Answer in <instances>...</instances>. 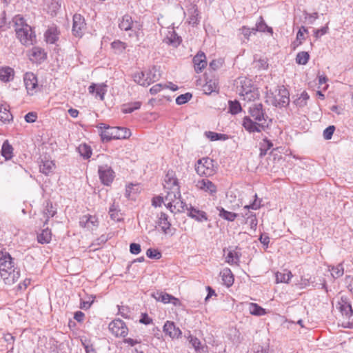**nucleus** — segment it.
<instances>
[{
  "instance_id": "obj_1",
  "label": "nucleus",
  "mask_w": 353,
  "mask_h": 353,
  "mask_svg": "<svg viewBox=\"0 0 353 353\" xmlns=\"http://www.w3.org/2000/svg\"><path fill=\"white\" fill-rule=\"evenodd\" d=\"M0 276L6 285L14 283L20 272L14 268V259L5 249L0 248Z\"/></svg>"
},
{
  "instance_id": "obj_2",
  "label": "nucleus",
  "mask_w": 353,
  "mask_h": 353,
  "mask_svg": "<svg viewBox=\"0 0 353 353\" xmlns=\"http://www.w3.org/2000/svg\"><path fill=\"white\" fill-rule=\"evenodd\" d=\"M14 30L17 39L21 44L29 46L36 42V34L23 17L18 14L13 17Z\"/></svg>"
},
{
  "instance_id": "obj_3",
  "label": "nucleus",
  "mask_w": 353,
  "mask_h": 353,
  "mask_svg": "<svg viewBox=\"0 0 353 353\" xmlns=\"http://www.w3.org/2000/svg\"><path fill=\"white\" fill-rule=\"evenodd\" d=\"M100 130V136L103 142L110 141L112 139H125L131 135L129 129L123 127H110L105 123H100L98 126Z\"/></svg>"
},
{
  "instance_id": "obj_4",
  "label": "nucleus",
  "mask_w": 353,
  "mask_h": 353,
  "mask_svg": "<svg viewBox=\"0 0 353 353\" xmlns=\"http://www.w3.org/2000/svg\"><path fill=\"white\" fill-rule=\"evenodd\" d=\"M165 179L164 188L167 191V194L163 197L164 205L168 209H172V204H173L178 199H180L181 192L179 185L176 179L168 177Z\"/></svg>"
},
{
  "instance_id": "obj_5",
  "label": "nucleus",
  "mask_w": 353,
  "mask_h": 353,
  "mask_svg": "<svg viewBox=\"0 0 353 353\" xmlns=\"http://www.w3.org/2000/svg\"><path fill=\"white\" fill-rule=\"evenodd\" d=\"M195 170L201 176H210L215 173L214 161L209 157H203L197 161Z\"/></svg>"
},
{
  "instance_id": "obj_6",
  "label": "nucleus",
  "mask_w": 353,
  "mask_h": 353,
  "mask_svg": "<svg viewBox=\"0 0 353 353\" xmlns=\"http://www.w3.org/2000/svg\"><path fill=\"white\" fill-rule=\"evenodd\" d=\"M260 207L261 201L258 202L256 199H255L252 203L245 205L243 207V210H245L246 211L245 213L242 214V216L246 219V223H248L250 225L251 229H256L258 224V221L256 217V214L252 212H250L249 210H257L260 208Z\"/></svg>"
},
{
  "instance_id": "obj_7",
  "label": "nucleus",
  "mask_w": 353,
  "mask_h": 353,
  "mask_svg": "<svg viewBox=\"0 0 353 353\" xmlns=\"http://www.w3.org/2000/svg\"><path fill=\"white\" fill-rule=\"evenodd\" d=\"M242 125L249 133H254L265 131L268 124L265 125L264 123H259L252 119L250 117L245 116L243 119Z\"/></svg>"
},
{
  "instance_id": "obj_8",
  "label": "nucleus",
  "mask_w": 353,
  "mask_h": 353,
  "mask_svg": "<svg viewBox=\"0 0 353 353\" xmlns=\"http://www.w3.org/2000/svg\"><path fill=\"white\" fill-rule=\"evenodd\" d=\"M98 174L101 183L110 185L114 181L115 173L111 166L104 164L98 166Z\"/></svg>"
},
{
  "instance_id": "obj_9",
  "label": "nucleus",
  "mask_w": 353,
  "mask_h": 353,
  "mask_svg": "<svg viewBox=\"0 0 353 353\" xmlns=\"http://www.w3.org/2000/svg\"><path fill=\"white\" fill-rule=\"evenodd\" d=\"M109 330L116 337L125 338L128 333V328L125 323L119 319L113 320L109 324Z\"/></svg>"
},
{
  "instance_id": "obj_10",
  "label": "nucleus",
  "mask_w": 353,
  "mask_h": 353,
  "mask_svg": "<svg viewBox=\"0 0 353 353\" xmlns=\"http://www.w3.org/2000/svg\"><path fill=\"white\" fill-rule=\"evenodd\" d=\"M269 99H271V103L275 107H285L290 103L289 92L284 86L279 89L276 96L269 97Z\"/></svg>"
},
{
  "instance_id": "obj_11",
  "label": "nucleus",
  "mask_w": 353,
  "mask_h": 353,
  "mask_svg": "<svg viewBox=\"0 0 353 353\" xmlns=\"http://www.w3.org/2000/svg\"><path fill=\"white\" fill-rule=\"evenodd\" d=\"M250 118L259 123H265L268 116L263 108L262 103H254L248 110Z\"/></svg>"
},
{
  "instance_id": "obj_12",
  "label": "nucleus",
  "mask_w": 353,
  "mask_h": 353,
  "mask_svg": "<svg viewBox=\"0 0 353 353\" xmlns=\"http://www.w3.org/2000/svg\"><path fill=\"white\" fill-rule=\"evenodd\" d=\"M23 81L28 94L33 95L37 92V89L38 88L37 76L31 72H28L24 74Z\"/></svg>"
},
{
  "instance_id": "obj_13",
  "label": "nucleus",
  "mask_w": 353,
  "mask_h": 353,
  "mask_svg": "<svg viewBox=\"0 0 353 353\" xmlns=\"http://www.w3.org/2000/svg\"><path fill=\"white\" fill-rule=\"evenodd\" d=\"M195 186L198 190L203 191L210 195H214L217 192L216 185L207 178L196 181Z\"/></svg>"
},
{
  "instance_id": "obj_14",
  "label": "nucleus",
  "mask_w": 353,
  "mask_h": 353,
  "mask_svg": "<svg viewBox=\"0 0 353 353\" xmlns=\"http://www.w3.org/2000/svg\"><path fill=\"white\" fill-rule=\"evenodd\" d=\"M85 25L84 18L81 14H75L73 16L72 34L77 37H81Z\"/></svg>"
},
{
  "instance_id": "obj_15",
  "label": "nucleus",
  "mask_w": 353,
  "mask_h": 353,
  "mask_svg": "<svg viewBox=\"0 0 353 353\" xmlns=\"http://www.w3.org/2000/svg\"><path fill=\"white\" fill-rule=\"evenodd\" d=\"M79 225L81 228L93 230L99 225L98 219L95 216L85 214L80 218Z\"/></svg>"
},
{
  "instance_id": "obj_16",
  "label": "nucleus",
  "mask_w": 353,
  "mask_h": 353,
  "mask_svg": "<svg viewBox=\"0 0 353 353\" xmlns=\"http://www.w3.org/2000/svg\"><path fill=\"white\" fill-rule=\"evenodd\" d=\"M88 91L90 94H95L96 98L99 97L101 101H103L107 92V85L103 83L99 84L92 83L88 87Z\"/></svg>"
},
{
  "instance_id": "obj_17",
  "label": "nucleus",
  "mask_w": 353,
  "mask_h": 353,
  "mask_svg": "<svg viewBox=\"0 0 353 353\" xmlns=\"http://www.w3.org/2000/svg\"><path fill=\"white\" fill-rule=\"evenodd\" d=\"M193 63L196 72H201L207 65V60L205 53L202 51L198 52L193 58Z\"/></svg>"
},
{
  "instance_id": "obj_18",
  "label": "nucleus",
  "mask_w": 353,
  "mask_h": 353,
  "mask_svg": "<svg viewBox=\"0 0 353 353\" xmlns=\"http://www.w3.org/2000/svg\"><path fill=\"white\" fill-rule=\"evenodd\" d=\"M188 215L198 222H203L208 220V217L205 212L192 206L188 209Z\"/></svg>"
},
{
  "instance_id": "obj_19",
  "label": "nucleus",
  "mask_w": 353,
  "mask_h": 353,
  "mask_svg": "<svg viewBox=\"0 0 353 353\" xmlns=\"http://www.w3.org/2000/svg\"><path fill=\"white\" fill-rule=\"evenodd\" d=\"M163 332L172 339L178 338L181 334V330L176 327L173 322L169 321L164 324Z\"/></svg>"
},
{
  "instance_id": "obj_20",
  "label": "nucleus",
  "mask_w": 353,
  "mask_h": 353,
  "mask_svg": "<svg viewBox=\"0 0 353 353\" xmlns=\"http://www.w3.org/2000/svg\"><path fill=\"white\" fill-rule=\"evenodd\" d=\"M59 31L57 27L52 26L49 27L45 32V40L48 43L53 44L59 39Z\"/></svg>"
},
{
  "instance_id": "obj_21",
  "label": "nucleus",
  "mask_w": 353,
  "mask_h": 353,
  "mask_svg": "<svg viewBox=\"0 0 353 353\" xmlns=\"http://www.w3.org/2000/svg\"><path fill=\"white\" fill-rule=\"evenodd\" d=\"M157 223L165 234H169L170 232L171 223L168 221V216L165 213H160Z\"/></svg>"
},
{
  "instance_id": "obj_22",
  "label": "nucleus",
  "mask_w": 353,
  "mask_h": 353,
  "mask_svg": "<svg viewBox=\"0 0 353 353\" xmlns=\"http://www.w3.org/2000/svg\"><path fill=\"white\" fill-rule=\"evenodd\" d=\"M119 27L121 30L125 31L132 30L134 28H137V27L134 26L132 17L128 14H125L121 18L119 23Z\"/></svg>"
},
{
  "instance_id": "obj_23",
  "label": "nucleus",
  "mask_w": 353,
  "mask_h": 353,
  "mask_svg": "<svg viewBox=\"0 0 353 353\" xmlns=\"http://www.w3.org/2000/svg\"><path fill=\"white\" fill-rule=\"evenodd\" d=\"M223 283L227 287H230L234 283V276L230 268H225L220 272Z\"/></svg>"
},
{
  "instance_id": "obj_24",
  "label": "nucleus",
  "mask_w": 353,
  "mask_h": 353,
  "mask_svg": "<svg viewBox=\"0 0 353 353\" xmlns=\"http://www.w3.org/2000/svg\"><path fill=\"white\" fill-rule=\"evenodd\" d=\"M13 119L12 114L10 112L7 105H0V121L3 123H10Z\"/></svg>"
},
{
  "instance_id": "obj_25",
  "label": "nucleus",
  "mask_w": 353,
  "mask_h": 353,
  "mask_svg": "<svg viewBox=\"0 0 353 353\" xmlns=\"http://www.w3.org/2000/svg\"><path fill=\"white\" fill-rule=\"evenodd\" d=\"M243 94H241V99L247 102L254 101L259 98V90L254 88L248 91H243Z\"/></svg>"
},
{
  "instance_id": "obj_26",
  "label": "nucleus",
  "mask_w": 353,
  "mask_h": 353,
  "mask_svg": "<svg viewBox=\"0 0 353 353\" xmlns=\"http://www.w3.org/2000/svg\"><path fill=\"white\" fill-rule=\"evenodd\" d=\"M14 72L12 68L3 67L0 68V80L3 82H9L14 77Z\"/></svg>"
},
{
  "instance_id": "obj_27",
  "label": "nucleus",
  "mask_w": 353,
  "mask_h": 353,
  "mask_svg": "<svg viewBox=\"0 0 353 353\" xmlns=\"http://www.w3.org/2000/svg\"><path fill=\"white\" fill-rule=\"evenodd\" d=\"M216 210L219 212V216L228 221H234L238 216V214L225 210L223 207L217 206Z\"/></svg>"
},
{
  "instance_id": "obj_28",
  "label": "nucleus",
  "mask_w": 353,
  "mask_h": 353,
  "mask_svg": "<svg viewBox=\"0 0 353 353\" xmlns=\"http://www.w3.org/2000/svg\"><path fill=\"white\" fill-rule=\"evenodd\" d=\"M203 90L205 94H210L214 92L219 90V84L216 79H210L203 86Z\"/></svg>"
},
{
  "instance_id": "obj_29",
  "label": "nucleus",
  "mask_w": 353,
  "mask_h": 353,
  "mask_svg": "<svg viewBox=\"0 0 353 353\" xmlns=\"http://www.w3.org/2000/svg\"><path fill=\"white\" fill-rule=\"evenodd\" d=\"M1 153L6 161L11 159L13 157V147L8 140L3 143Z\"/></svg>"
},
{
  "instance_id": "obj_30",
  "label": "nucleus",
  "mask_w": 353,
  "mask_h": 353,
  "mask_svg": "<svg viewBox=\"0 0 353 353\" xmlns=\"http://www.w3.org/2000/svg\"><path fill=\"white\" fill-rule=\"evenodd\" d=\"M241 254L236 250L230 251L225 258V261L230 264L239 265Z\"/></svg>"
},
{
  "instance_id": "obj_31",
  "label": "nucleus",
  "mask_w": 353,
  "mask_h": 353,
  "mask_svg": "<svg viewBox=\"0 0 353 353\" xmlns=\"http://www.w3.org/2000/svg\"><path fill=\"white\" fill-rule=\"evenodd\" d=\"M188 208L185 202L181 200V196L173 204H172V209H169L171 212L176 213L184 212L185 210L188 211Z\"/></svg>"
},
{
  "instance_id": "obj_32",
  "label": "nucleus",
  "mask_w": 353,
  "mask_h": 353,
  "mask_svg": "<svg viewBox=\"0 0 353 353\" xmlns=\"http://www.w3.org/2000/svg\"><path fill=\"white\" fill-rule=\"evenodd\" d=\"M57 213V209L50 201H47L43 210V215L46 218L45 223H47L49 219L53 217Z\"/></svg>"
},
{
  "instance_id": "obj_33",
  "label": "nucleus",
  "mask_w": 353,
  "mask_h": 353,
  "mask_svg": "<svg viewBox=\"0 0 353 353\" xmlns=\"http://www.w3.org/2000/svg\"><path fill=\"white\" fill-rule=\"evenodd\" d=\"M51 231L46 228L43 230L41 232L37 235V241L41 244L48 243L51 241Z\"/></svg>"
},
{
  "instance_id": "obj_34",
  "label": "nucleus",
  "mask_w": 353,
  "mask_h": 353,
  "mask_svg": "<svg viewBox=\"0 0 353 353\" xmlns=\"http://www.w3.org/2000/svg\"><path fill=\"white\" fill-rule=\"evenodd\" d=\"M165 40L168 44H170L174 46H179L181 41V37H179L174 30L169 32L168 35Z\"/></svg>"
},
{
  "instance_id": "obj_35",
  "label": "nucleus",
  "mask_w": 353,
  "mask_h": 353,
  "mask_svg": "<svg viewBox=\"0 0 353 353\" xmlns=\"http://www.w3.org/2000/svg\"><path fill=\"white\" fill-rule=\"evenodd\" d=\"M54 168V163L49 160L42 161L41 164L39 165L40 172L46 175H48L50 173L52 172Z\"/></svg>"
},
{
  "instance_id": "obj_36",
  "label": "nucleus",
  "mask_w": 353,
  "mask_h": 353,
  "mask_svg": "<svg viewBox=\"0 0 353 353\" xmlns=\"http://www.w3.org/2000/svg\"><path fill=\"white\" fill-rule=\"evenodd\" d=\"M31 56L34 58L36 61H43L46 59L45 50L39 47L32 48Z\"/></svg>"
},
{
  "instance_id": "obj_37",
  "label": "nucleus",
  "mask_w": 353,
  "mask_h": 353,
  "mask_svg": "<svg viewBox=\"0 0 353 353\" xmlns=\"http://www.w3.org/2000/svg\"><path fill=\"white\" fill-rule=\"evenodd\" d=\"M109 214L110 218L115 221H120L123 219L122 214L118 209L117 206L114 205V203L110 207Z\"/></svg>"
},
{
  "instance_id": "obj_38",
  "label": "nucleus",
  "mask_w": 353,
  "mask_h": 353,
  "mask_svg": "<svg viewBox=\"0 0 353 353\" xmlns=\"http://www.w3.org/2000/svg\"><path fill=\"white\" fill-rule=\"evenodd\" d=\"M273 146L272 141L267 138L263 139L260 143V157H263L267 154L268 151Z\"/></svg>"
},
{
  "instance_id": "obj_39",
  "label": "nucleus",
  "mask_w": 353,
  "mask_h": 353,
  "mask_svg": "<svg viewBox=\"0 0 353 353\" xmlns=\"http://www.w3.org/2000/svg\"><path fill=\"white\" fill-rule=\"evenodd\" d=\"M292 274L290 271L285 270V272H277L276 274V283H288L291 278Z\"/></svg>"
},
{
  "instance_id": "obj_40",
  "label": "nucleus",
  "mask_w": 353,
  "mask_h": 353,
  "mask_svg": "<svg viewBox=\"0 0 353 353\" xmlns=\"http://www.w3.org/2000/svg\"><path fill=\"white\" fill-rule=\"evenodd\" d=\"M266 30L268 32H272V28L268 27L267 26V24L265 23V22L264 21L263 17H260L259 18V21H257V23L256 24V28H252V31H253V32H255L256 31L265 32Z\"/></svg>"
},
{
  "instance_id": "obj_41",
  "label": "nucleus",
  "mask_w": 353,
  "mask_h": 353,
  "mask_svg": "<svg viewBox=\"0 0 353 353\" xmlns=\"http://www.w3.org/2000/svg\"><path fill=\"white\" fill-rule=\"evenodd\" d=\"M249 311L251 314L255 316H263L266 314L265 309L256 303H250L249 305Z\"/></svg>"
},
{
  "instance_id": "obj_42",
  "label": "nucleus",
  "mask_w": 353,
  "mask_h": 353,
  "mask_svg": "<svg viewBox=\"0 0 353 353\" xmlns=\"http://www.w3.org/2000/svg\"><path fill=\"white\" fill-rule=\"evenodd\" d=\"M329 270L331 271V274L334 279H338L344 274V268L342 263H339L336 266H331Z\"/></svg>"
},
{
  "instance_id": "obj_43",
  "label": "nucleus",
  "mask_w": 353,
  "mask_h": 353,
  "mask_svg": "<svg viewBox=\"0 0 353 353\" xmlns=\"http://www.w3.org/2000/svg\"><path fill=\"white\" fill-rule=\"evenodd\" d=\"M240 87H237L238 92L239 95L241 96V94H243V91H248L251 90V89L254 88L251 84V81L248 79H243L240 80Z\"/></svg>"
},
{
  "instance_id": "obj_44",
  "label": "nucleus",
  "mask_w": 353,
  "mask_h": 353,
  "mask_svg": "<svg viewBox=\"0 0 353 353\" xmlns=\"http://www.w3.org/2000/svg\"><path fill=\"white\" fill-rule=\"evenodd\" d=\"M141 102L136 101L133 103H127L123 105L122 112L125 114L132 113L141 107Z\"/></svg>"
},
{
  "instance_id": "obj_45",
  "label": "nucleus",
  "mask_w": 353,
  "mask_h": 353,
  "mask_svg": "<svg viewBox=\"0 0 353 353\" xmlns=\"http://www.w3.org/2000/svg\"><path fill=\"white\" fill-rule=\"evenodd\" d=\"M78 151L80 155L85 159H88L91 157L92 149L87 144H81L78 147Z\"/></svg>"
},
{
  "instance_id": "obj_46",
  "label": "nucleus",
  "mask_w": 353,
  "mask_h": 353,
  "mask_svg": "<svg viewBox=\"0 0 353 353\" xmlns=\"http://www.w3.org/2000/svg\"><path fill=\"white\" fill-rule=\"evenodd\" d=\"M157 72L158 70L156 68L146 71V81L148 83V85L159 79V74H157Z\"/></svg>"
},
{
  "instance_id": "obj_47",
  "label": "nucleus",
  "mask_w": 353,
  "mask_h": 353,
  "mask_svg": "<svg viewBox=\"0 0 353 353\" xmlns=\"http://www.w3.org/2000/svg\"><path fill=\"white\" fill-rule=\"evenodd\" d=\"M310 97L308 94L304 91L301 95L294 101V103L299 108L304 107L307 104V101L309 99Z\"/></svg>"
},
{
  "instance_id": "obj_48",
  "label": "nucleus",
  "mask_w": 353,
  "mask_h": 353,
  "mask_svg": "<svg viewBox=\"0 0 353 353\" xmlns=\"http://www.w3.org/2000/svg\"><path fill=\"white\" fill-rule=\"evenodd\" d=\"M205 135L212 141L217 140H225L228 138L226 134H220L211 131L205 132Z\"/></svg>"
},
{
  "instance_id": "obj_49",
  "label": "nucleus",
  "mask_w": 353,
  "mask_h": 353,
  "mask_svg": "<svg viewBox=\"0 0 353 353\" xmlns=\"http://www.w3.org/2000/svg\"><path fill=\"white\" fill-rule=\"evenodd\" d=\"M310 59V54L307 52L302 51L299 52L296 57V62L299 65H305Z\"/></svg>"
},
{
  "instance_id": "obj_50",
  "label": "nucleus",
  "mask_w": 353,
  "mask_h": 353,
  "mask_svg": "<svg viewBox=\"0 0 353 353\" xmlns=\"http://www.w3.org/2000/svg\"><path fill=\"white\" fill-rule=\"evenodd\" d=\"M134 80L135 82L141 85L146 86L148 85V83L146 81V72H141L134 74Z\"/></svg>"
},
{
  "instance_id": "obj_51",
  "label": "nucleus",
  "mask_w": 353,
  "mask_h": 353,
  "mask_svg": "<svg viewBox=\"0 0 353 353\" xmlns=\"http://www.w3.org/2000/svg\"><path fill=\"white\" fill-rule=\"evenodd\" d=\"M153 296L158 301H161L163 303H170L172 295L162 292H157L153 295Z\"/></svg>"
},
{
  "instance_id": "obj_52",
  "label": "nucleus",
  "mask_w": 353,
  "mask_h": 353,
  "mask_svg": "<svg viewBox=\"0 0 353 353\" xmlns=\"http://www.w3.org/2000/svg\"><path fill=\"white\" fill-rule=\"evenodd\" d=\"M241 110V105L238 101H229V112L232 114H236L239 113Z\"/></svg>"
},
{
  "instance_id": "obj_53",
  "label": "nucleus",
  "mask_w": 353,
  "mask_h": 353,
  "mask_svg": "<svg viewBox=\"0 0 353 353\" xmlns=\"http://www.w3.org/2000/svg\"><path fill=\"white\" fill-rule=\"evenodd\" d=\"M81 342L83 347L85 349V353H97L94 347L93 344L91 343L90 340H88L85 338L81 339Z\"/></svg>"
},
{
  "instance_id": "obj_54",
  "label": "nucleus",
  "mask_w": 353,
  "mask_h": 353,
  "mask_svg": "<svg viewBox=\"0 0 353 353\" xmlns=\"http://www.w3.org/2000/svg\"><path fill=\"white\" fill-rule=\"evenodd\" d=\"M94 296H89L87 299H81L80 308L82 310H88L90 307L91 305L94 301Z\"/></svg>"
},
{
  "instance_id": "obj_55",
  "label": "nucleus",
  "mask_w": 353,
  "mask_h": 353,
  "mask_svg": "<svg viewBox=\"0 0 353 353\" xmlns=\"http://www.w3.org/2000/svg\"><path fill=\"white\" fill-rule=\"evenodd\" d=\"M342 314L345 315L347 317H350L353 314L352 306L348 303H344L340 307Z\"/></svg>"
},
{
  "instance_id": "obj_56",
  "label": "nucleus",
  "mask_w": 353,
  "mask_h": 353,
  "mask_svg": "<svg viewBox=\"0 0 353 353\" xmlns=\"http://www.w3.org/2000/svg\"><path fill=\"white\" fill-rule=\"evenodd\" d=\"M192 95L190 92H187L183 94L179 95L176 99V103L178 105H183L187 103L188 101L191 99Z\"/></svg>"
},
{
  "instance_id": "obj_57",
  "label": "nucleus",
  "mask_w": 353,
  "mask_h": 353,
  "mask_svg": "<svg viewBox=\"0 0 353 353\" xmlns=\"http://www.w3.org/2000/svg\"><path fill=\"white\" fill-rule=\"evenodd\" d=\"M111 46L113 49H114L117 52H122L127 47L125 43L122 42L119 40L114 41L111 43Z\"/></svg>"
},
{
  "instance_id": "obj_58",
  "label": "nucleus",
  "mask_w": 353,
  "mask_h": 353,
  "mask_svg": "<svg viewBox=\"0 0 353 353\" xmlns=\"http://www.w3.org/2000/svg\"><path fill=\"white\" fill-rule=\"evenodd\" d=\"M148 258L159 259L161 257V253L155 249L150 248L146 252Z\"/></svg>"
},
{
  "instance_id": "obj_59",
  "label": "nucleus",
  "mask_w": 353,
  "mask_h": 353,
  "mask_svg": "<svg viewBox=\"0 0 353 353\" xmlns=\"http://www.w3.org/2000/svg\"><path fill=\"white\" fill-rule=\"evenodd\" d=\"M335 130V127L334 125H330L327 128H326L323 133V137L326 140L331 139L334 132Z\"/></svg>"
},
{
  "instance_id": "obj_60",
  "label": "nucleus",
  "mask_w": 353,
  "mask_h": 353,
  "mask_svg": "<svg viewBox=\"0 0 353 353\" xmlns=\"http://www.w3.org/2000/svg\"><path fill=\"white\" fill-rule=\"evenodd\" d=\"M118 307H119V314H120L121 316H123L125 319L130 318V310L129 307L124 306V305H122V306L118 305Z\"/></svg>"
},
{
  "instance_id": "obj_61",
  "label": "nucleus",
  "mask_w": 353,
  "mask_h": 353,
  "mask_svg": "<svg viewBox=\"0 0 353 353\" xmlns=\"http://www.w3.org/2000/svg\"><path fill=\"white\" fill-rule=\"evenodd\" d=\"M255 67L259 70H265L268 67V63L265 59H259L257 61H255Z\"/></svg>"
},
{
  "instance_id": "obj_62",
  "label": "nucleus",
  "mask_w": 353,
  "mask_h": 353,
  "mask_svg": "<svg viewBox=\"0 0 353 353\" xmlns=\"http://www.w3.org/2000/svg\"><path fill=\"white\" fill-rule=\"evenodd\" d=\"M190 343L192 344L196 352L200 350L201 341L199 339L196 337L190 336Z\"/></svg>"
},
{
  "instance_id": "obj_63",
  "label": "nucleus",
  "mask_w": 353,
  "mask_h": 353,
  "mask_svg": "<svg viewBox=\"0 0 353 353\" xmlns=\"http://www.w3.org/2000/svg\"><path fill=\"white\" fill-rule=\"evenodd\" d=\"M223 61L221 60H212L210 64L209 67L213 70H216L220 68L222 66Z\"/></svg>"
},
{
  "instance_id": "obj_64",
  "label": "nucleus",
  "mask_w": 353,
  "mask_h": 353,
  "mask_svg": "<svg viewBox=\"0 0 353 353\" xmlns=\"http://www.w3.org/2000/svg\"><path fill=\"white\" fill-rule=\"evenodd\" d=\"M141 245L138 243H132L130 245V251L133 254H138L141 252Z\"/></svg>"
}]
</instances>
